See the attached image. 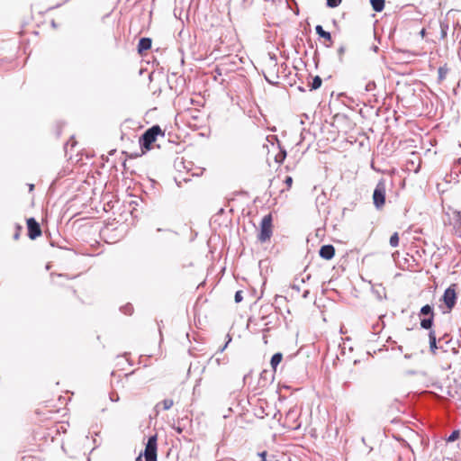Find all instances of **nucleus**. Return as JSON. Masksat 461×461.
Returning a JSON list of instances; mask_svg holds the SVG:
<instances>
[{
	"mask_svg": "<svg viewBox=\"0 0 461 461\" xmlns=\"http://www.w3.org/2000/svg\"><path fill=\"white\" fill-rule=\"evenodd\" d=\"M158 135L164 136V132L159 125H153L144 131L140 137L139 144L142 151H148L151 149Z\"/></svg>",
	"mask_w": 461,
	"mask_h": 461,
	"instance_id": "f257e3e1",
	"label": "nucleus"
},
{
	"mask_svg": "<svg viewBox=\"0 0 461 461\" xmlns=\"http://www.w3.org/2000/svg\"><path fill=\"white\" fill-rule=\"evenodd\" d=\"M385 192H386L385 181L384 179H381L376 184L374 193H373L374 205L377 210H380L384 205Z\"/></svg>",
	"mask_w": 461,
	"mask_h": 461,
	"instance_id": "f03ea898",
	"label": "nucleus"
},
{
	"mask_svg": "<svg viewBox=\"0 0 461 461\" xmlns=\"http://www.w3.org/2000/svg\"><path fill=\"white\" fill-rule=\"evenodd\" d=\"M272 215L270 213L265 215L260 223V231L258 239L260 242H266L272 236Z\"/></svg>",
	"mask_w": 461,
	"mask_h": 461,
	"instance_id": "7ed1b4c3",
	"label": "nucleus"
},
{
	"mask_svg": "<svg viewBox=\"0 0 461 461\" xmlns=\"http://www.w3.org/2000/svg\"><path fill=\"white\" fill-rule=\"evenodd\" d=\"M456 285H451L448 286L442 295L441 301L447 307V311H443L444 313L451 312V310L455 307L457 300V295L456 292Z\"/></svg>",
	"mask_w": 461,
	"mask_h": 461,
	"instance_id": "20e7f679",
	"label": "nucleus"
},
{
	"mask_svg": "<svg viewBox=\"0 0 461 461\" xmlns=\"http://www.w3.org/2000/svg\"><path fill=\"white\" fill-rule=\"evenodd\" d=\"M157 434L150 436L148 438V441L146 443L145 450H144V457L145 461H157V449H158V444H157Z\"/></svg>",
	"mask_w": 461,
	"mask_h": 461,
	"instance_id": "39448f33",
	"label": "nucleus"
},
{
	"mask_svg": "<svg viewBox=\"0 0 461 461\" xmlns=\"http://www.w3.org/2000/svg\"><path fill=\"white\" fill-rule=\"evenodd\" d=\"M28 237L35 240L41 235V229L38 221L34 218L27 220Z\"/></svg>",
	"mask_w": 461,
	"mask_h": 461,
	"instance_id": "423d86ee",
	"label": "nucleus"
},
{
	"mask_svg": "<svg viewBox=\"0 0 461 461\" xmlns=\"http://www.w3.org/2000/svg\"><path fill=\"white\" fill-rule=\"evenodd\" d=\"M319 255L321 258L330 260L335 255V249L332 245H323L321 247L319 250Z\"/></svg>",
	"mask_w": 461,
	"mask_h": 461,
	"instance_id": "0eeeda50",
	"label": "nucleus"
},
{
	"mask_svg": "<svg viewBox=\"0 0 461 461\" xmlns=\"http://www.w3.org/2000/svg\"><path fill=\"white\" fill-rule=\"evenodd\" d=\"M152 41L150 38L143 37L140 39L137 50L140 54H142L144 51L149 50L151 48Z\"/></svg>",
	"mask_w": 461,
	"mask_h": 461,
	"instance_id": "6e6552de",
	"label": "nucleus"
},
{
	"mask_svg": "<svg viewBox=\"0 0 461 461\" xmlns=\"http://www.w3.org/2000/svg\"><path fill=\"white\" fill-rule=\"evenodd\" d=\"M372 293L379 301L386 299V291L382 285H374L372 286Z\"/></svg>",
	"mask_w": 461,
	"mask_h": 461,
	"instance_id": "1a4fd4ad",
	"label": "nucleus"
},
{
	"mask_svg": "<svg viewBox=\"0 0 461 461\" xmlns=\"http://www.w3.org/2000/svg\"><path fill=\"white\" fill-rule=\"evenodd\" d=\"M429 349L433 354H435L436 349H438V346H437L436 333L434 330H430L429 332Z\"/></svg>",
	"mask_w": 461,
	"mask_h": 461,
	"instance_id": "9d476101",
	"label": "nucleus"
},
{
	"mask_svg": "<svg viewBox=\"0 0 461 461\" xmlns=\"http://www.w3.org/2000/svg\"><path fill=\"white\" fill-rule=\"evenodd\" d=\"M315 32L321 38H323L327 41H331L330 32H326L321 25H316Z\"/></svg>",
	"mask_w": 461,
	"mask_h": 461,
	"instance_id": "9b49d317",
	"label": "nucleus"
},
{
	"mask_svg": "<svg viewBox=\"0 0 461 461\" xmlns=\"http://www.w3.org/2000/svg\"><path fill=\"white\" fill-rule=\"evenodd\" d=\"M282 359H283V355L280 352L275 353L272 356L271 360H270V365L275 371L276 370L277 366L281 363Z\"/></svg>",
	"mask_w": 461,
	"mask_h": 461,
	"instance_id": "f8f14e48",
	"label": "nucleus"
},
{
	"mask_svg": "<svg viewBox=\"0 0 461 461\" xmlns=\"http://www.w3.org/2000/svg\"><path fill=\"white\" fill-rule=\"evenodd\" d=\"M434 323V317L424 318L420 321V327L424 330H431Z\"/></svg>",
	"mask_w": 461,
	"mask_h": 461,
	"instance_id": "ddd939ff",
	"label": "nucleus"
},
{
	"mask_svg": "<svg viewBox=\"0 0 461 461\" xmlns=\"http://www.w3.org/2000/svg\"><path fill=\"white\" fill-rule=\"evenodd\" d=\"M384 0H370L372 8L375 12H382L384 8Z\"/></svg>",
	"mask_w": 461,
	"mask_h": 461,
	"instance_id": "4468645a",
	"label": "nucleus"
},
{
	"mask_svg": "<svg viewBox=\"0 0 461 461\" xmlns=\"http://www.w3.org/2000/svg\"><path fill=\"white\" fill-rule=\"evenodd\" d=\"M420 315L434 317L433 307L429 304H426L420 308Z\"/></svg>",
	"mask_w": 461,
	"mask_h": 461,
	"instance_id": "2eb2a0df",
	"label": "nucleus"
},
{
	"mask_svg": "<svg viewBox=\"0 0 461 461\" xmlns=\"http://www.w3.org/2000/svg\"><path fill=\"white\" fill-rule=\"evenodd\" d=\"M160 404L163 406V410L167 411L173 406L174 402L171 399H165L161 402L158 403L156 408H158Z\"/></svg>",
	"mask_w": 461,
	"mask_h": 461,
	"instance_id": "dca6fc26",
	"label": "nucleus"
},
{
	"mask_svg": "<svg viewBox=\"0 0 461 461\" xmlns=\"http://www.w3.org/2000/svg\"><path fill=\"white\" fill-rule=\"evenodd\" d=\"M447 72L448 68L446 66L438 68V74L439 82H442L446 78Z\"/></svg>",
	"mask_w": 461,
	"mask_h": 461,
	"instance_id": "f3484780",
	"label": "nucleus"
},
{
	"mask_svg": "<svg viewBox=\"0 0 461 461\" xmlns=\"http://www.w3.org/2000/svg\"><path fill=\"white\" fill-rule=\"evenodd\" d=\"M322 83L321 78L319 76L313 77L312 82L311 84V90H316L321 87Z\"/></svg>",
	"mask_w": 461,
	"mask_h": 461,
	"instance_id": "a211bd4d",
	"label": "nucleus"
},
{
	"mask_svg": "<svg viewBox=\"0 0 461 461\" xmlns=\"http://www.w3.org/2000/svg\"><path fill=\"white\" fill-rule=\"evenodd\" d=\"M460 437V431L458 429L453 430L450 435L447 438V442H454Z\"/></svg>",
	"mask_w": 461,
	"mask_h": 461,
	"instance_id": "6ab92c4d",
	"label": "nucleus"
},
{
	"mask_svg": "<svg viewBox=\"0 0 461 461\" xmlns=\"http://www.w3.org/2000/svg\"><path fill=\"white\" fill-rule=\"evenodd\" d=\"M389 243L392 247L395 248L399 245V236L397 232H394L389 240Z\"/></svg>",
	"mask_w": 461,
	"mask_h": 461,
	"instance_id": "aec40b11",
	"label": "nucleus"
},
{
	"mask_svg": "<svg viewBox=\"0 0 461 461\" xmlns=\"http://www.w3.org/2000/svg\"><path fill=\"white\" fill-rule=\"evenodd\" d=\"M286 158V151L285 149H281L280 152L276 156L275 160L277 163H283V161Z\"/></svg>",
	"mask_w": 461,
	"mask_h": 461,
	"instance_id": "412c9836",
	"label": "nucleus"
},
{
	"mask_svg": "<svg viewBox=\"0 0 461 461\" xmlns=\"http://www.w3.org/2000/svg\"><path fill=\"white\" fill-rule=\"evenodd\" d=\"M121 311L126 315H131L133 312V307L131 303H127L121 308Z\"/></svg>",
	"mask_w": 461,
	"mask_h": 461,
	"instance_id": "4be33fe9",
	"label": "nucleus"
},
{
	"mask_svg": "<svg viewBox=\"0 0 461 461\" xmlns=\"http://www.w3.org/2000/svg\"><path fill=\"white\" fill-rule=\"evenodd\" d=\"M376 87V84L375 81H369L366 86H365V90L366 92H373Z\"/></svg>",
	"mask_w": 461,
	"mask_h": 461,
	"instance_id": "5701e85b",
	"label": "nucleus"
},
{
	"mask_svg": "<svg viewBox=\"0 0 461 461\" xmlns=\"http://www.w3.org/2000/svg\"><path fill=\"white\" fill-rule=\"evenodd\" d=\"M342 0H327V5L330 8H335L340 5Z\"/></svg>",
	"mask_w": 461,
	"mask_h": 461,
	"instance_id": "b1692460",
	"label": "nucleus"
},
{
	"mask_svg": "<svg viewBox=\"0 0 461 461\" xmlns=\"http://www.w3.org/2000/svg\"><path fill=\"white\" fill-rule=\"evenodd\" d=\"M440 29H441V38L443 39L447 36L448 25L447 24H440Z\"/></svg>",
	"mask_w": 461,
	"mask_h": 461,
	"instance_id": "393cba45",
	"label": "nucleus"
},
{
	"mask_svg": "<svg viewBox=\"0 0 461 461\" xmlns=\"http://www.w3.org/2000/svg\"><path fill=\"white\" fill-rule=\"evenodd\" d=\"M234 300H235V303H240L243 300L242 292L241 291H237L235 293Z\"/></svg>",
	"mask_w": 461,
	"mask_h": 461,
	"instance_id": "a878e982",
	"label": "nucleus"
},
{
	"mask_svg": "<svg viewBox=\"0 0 461 461\" xmlns=\"http://www.w3.org/2000/svg\"><path fill=\"white\" fill-rule=\"evenodd\" d=\"M455 214H456L455 215L456 224V225L458 224L461 227V212H456Z\"/></svg>",
	"mask_w": 461,
	"mask_h": 461,
	"instance_id": "bb28decb",
	"label": "nucleus"
},
{
	"mask_svg": "<svg viewBox=\"0 0 461 461\" xmlns=\"http://www.w3.org/2000/svg\"><path fill=\"white\" fill-rule=\"evenodd\" d=\"M344 53H345V47L340 46L338 50V54H339V58L340 61L342 60V57H343Z\"/></svg>",
	"mask_w": 461,
	"mask_h": 461,
	"instance_id": "cd10ccee",
	"label": "nucleus"
},
{
	"mask_svg": "<svg viewBox=\"0 0 461 461\" xmlns=\"http://www.w3.org/2000/svg\"><path fill=\"white\" fill-rule=\"evenodd\" d=\"M285 183L287 185V187H291L293 184V177L290 176H287L285 179Z\"/></svg>",
	"mask_w": 461,
	"mask_h": 461,
	"instance_id": "c85d7f7f",
	"label": "nucleus"
},
{
	"mask_svg": "<svg viewBox=\"0 0 461 461\" xmlns=\"http://www.w3.org/2000/svg\"><path fill=\"white\" fill-rule=\"evenodd\" d=\"M272 309H273V305H267L265 307H261L260 312L265 314V313L268 312L269 310H272Z\"/></svg>",
	"mask_w": 461,
	"mask_h": 461,
	"instance_id": "c756f323",
	"label": "nucleus"
},
{
	"mask_svg": "<svg viewBox=\"0 0 461 461\" xmlns=\"http://www.w3.org/2000/svg\"><path fill=\"white\" fill-rule=\"evenodd\" d=\"M269 317H270V314H267V315H262V317H261V321H263V324H264V325H268L269 323H271V321H267Z\"/></svg>",
	"mask_w": 461,
	"mask_h": 461,
	"instance_id": "7c9ffc66",
	"label": "nucleus"
},
{
	"mask_svg": "<svg viewBox=\"0 0 461 461\" xmlns=\"http://www.w3.org/2000/svg\"><path fill=\"white\" fill-rule=\"evenodd\" d=\"M16 229H17V230H16V232H15V233H14V240H18V239H19V237H20V231H21V230H22V227H21V226H19V225H17Z\"/></svg>",
	"mask_w": 461,
	"mask_h": 461,
	"instance_id": "2f4dec72",
	"label": "nucleus"
},
{
	"mask_svg": "<svg viewBox=\"0 0 461 461\" xmlns=\"http://www.w3.org/2000/svg\"><path fill=\"white\" fill-rule=\"evenodd\" d=\"M291 288H292V289H294V290H295V291H297V292H299V291H300V289H301V288H300V285L295 284V283H294V284L291 285Z\"/></svg>",
	"mask_w": 461,
	"mask_h": 461,
	"instance_id": "473e14b6",
	"label": "nucleus"
},
{
	"mask_svg": "<svg viewBox=\"0 0 461 461\" xmlns=\"http://www.w3.org/2000/svg\"><path fill=\"white\" fill-rule=\"evenodd\" d=\"M309 294H310V291L304 290L303 293V298H304V299L308 298Z\"/></svg>",
	"mask_w": 461,
	"mask_h": 461,
	"instance_id": "72a5a7b5",
	"label": "nucleus"
},
{
	"mask_svg": "<svg viewBox=\"0 0 461 461\" xmlns=\"http://www.w3.org/2000/svg\"><path fill=\"white\" fill-rule=\"evenodd\" d=\"M231 340L230 338H229V340L225 343V345L220 349L221 352H222L228 346V343Z\"/></svg>",
	"mask_w": 461,
	"mask_h": 461,
	"instance_id": "f704fd0d",
	"label": "nucleus"
},
{
	"mask_svg": "<svg viewBox=\"0 0 461 461\" xmlns=\"http://www.w3.org/2000/svg\"><path fill=\"white\" fill-rule=\"evenodd\" d=\"M310 278H311V275H307L305 278H304V277H303V278L301 279V283H304L306 280H309Z\"/></svg>",
	"mask_w": 461,
	"mask_h": 461,
	"instance_id": "c9c22d12",
	"label": "nucleus"
},
{
	"mask_svg": "<svg viewBox=\"0 0 461 461\" xmlns=\"http://www.w3.org/2000/svg\"><path fill=\"white\" fill-rule=\"evenodd\" d=\"M267 452L263 451L262 453H259V456L262 457V460L266 459Z\"/></svg>",
	"mask_w": 461,
	"mask_h": 461,
	"instance_id": "e433bc0d",
	"label": "nucleus"
},
{
	"mask_svg": "<svg viewBox=\"0 0 461 461\" xmlns=\"http://www.w3.org/2000/svg\"><path fill=\"white\" fill-rule=\"evenodd\" d=\"M118 400H119L118 396L113 397V396H111V401L117 402Z\"/></svg>",
	"mask_w": 461,
	"mask_h": 461,
	"instance_id": "4c0bfd02",
	"label": "nucleus"
},
{
	"mask_svg": "<svg viewBox=\"0 0 461 461\" xmlns=\"http://www.w3.org/2000/svg\"><path fill=\"white\" fill-rule=\"evenodd\" d=\"M118 400H119L118 396L113 397V396H111V401L117 402Z\"/></svg>",
	"mask_w": 461,
	"mask_h": 461,
	"instance_id": "58836bf2",
	"label": "nucleus"
},
{
	"mask_svg": "<svg viewBox=\"0 0 461 461\" xmlns=\"http://www.w3.org/2000/svg\"><path fill=\"white\" fill-rule=\"evenodd\" d=\"M176 431H177L178 433H181V432H182V429H181V428H179V427H178V428H176Z\"/></svg>",
	"mask_w": 461,
	"mask_h": 461,
	"instance_id": "ea45409f",
	"label": "nucleus"
},
{
	"mask_svg": "<svg viewBox=\"0 0 461 461\" xmlns=\"http://www.w3.org/2000/svg\"><path fill=\"white\" fill-rule=\"evenodd\" d=\"M136 461H141V455L136 458Z\"/></svg>",
	"mask_w": 461,
	"mask_h": 461,
	"instance_id": "a19ab883",
	"label": "nucleus"
},
{
	"mask_svg": "<svg viewBox=\"0 0 461 461\" xmlns=\"http://www.w3.org/2000/svg\"><path fill=\"white\" fill-rule=\"evenodd\" d=\"M33 187H34V185H30V190H32V189H33Z\"/></svg>",
	"mask_w": 461,
	"mask_h": 461,
	"instance_id": "79ce46f5",
	"label": "nucleus"
}]
</instances>
